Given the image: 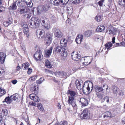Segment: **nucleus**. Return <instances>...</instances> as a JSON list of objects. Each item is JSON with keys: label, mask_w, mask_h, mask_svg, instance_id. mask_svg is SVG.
Listing matches in <instances>:
<instances>
[{"label": "nucleus", "mask_w": 125, "mask_h": 125, "mask_svg": "<svg viewBox=\"0 0 125 125\" xmlns=\"http://www.w3.org/2000/svg\"><path fill=\"white\" fill-rule=\"evenodd\" d=\"M112 90L113 93L115 94H117L119 91V89L117 87L114 86H113Z\"/></svg>", "instance_id": "34"}, {"label": "nucleus", "mask_w": 125, "mask_h": 125, "mask_svg": "<svg viewBox=\"0 0 125 125\" xmlns=\"http://www.w3.org/2000/svg\"><path fill=\"white\" fill-rule=\"evenodd\" d=\"M81 83H82V81L80 80L77 79L75 81L76 86V88L79 90H80L82 89V87L81 86Z\"/></svg>", "instance_id": "21"}, {"label": "nucleus", "mask_w": 125, "mask_h": 125, "mask_svg": "<svg viewBox=\"0 0 125 125\" xmlns=\"http://www.w3.org/2000/svg\"><path fill=\"white\" fill-rule=\"evenodd\" d=\"M85 35L87 37H88L91 34V32L90 31H87L85 33Z\"/></svg>", "instance_id": "51"}, {"label": "nucleus", "mask_w": 125, "mask_h": 125, "mask_svg": "<svg viewBox=\"0 0 125 125\" xmlns=\"http://www.w3.org/2000/svg\"><path fill=\"white\" fill-rule=\"evenodd\" d=\"M112 43L110 42H108L105 45V47L107 48V50L110 49V48L112 47Z\"/></svg>", "instance_id": "41"}, {"label": "nucleus", "mask_w": 125, "mask_h": 125, "mask_svg": "<svg viewBox=\"0 0 125 125\" xmlns=\"http://www.w3.org/2000/svg\"><path fill=\"white\" fill-rule=\"evenodd\" d=\"M6 55L5 53L0 52V64L4 63Z\"/></svg>", "instance_id": "17"}, {"label": "nucleus", "mask_w": 125, "mask_h": 125, "mask_svg": "<svg viewBox=\"0 0 125 125\" xmlns=\"http://www.w3.org/2000/svg\"><path fill=\"white\" fill-rule=\"evenodd\" d=\"M23 31L24 34L27 37H28L29 36V28L24 29L23 30Z\"/></svg>", "instance_id": "39"}, {"label": "nucleus", "mask_w": 125, "mask_h": 125, "mask_svg": "<svg viewBox=\"0 0 125 125\" xmlns=\"http://www.w3.org/2000/svg\"><path fill=\"white\" fill-rule=\"evenodd\" d=\"M83 38V36L82 35H81L80 37L79 35L78 36L75 40L76 43L78 44H80L82 41Z\"/></svg>", "instance_id": "24"}, {"label": "nucleus", "mask_w": 125, "mask_h": 125, "mask_svg": "<svg viewBox=\"0 0 125 125\" xmlns=\"http://www.w3.org/2000/svg\"><path fill=\"white\" fill-rule=\"evenodd\" d=\"M32 89L34 91V92H35L36 91V86H34L32 87Z\"/></svg>", "instance_id": "63"}, {"label": "nucleus", "mask_w": 125, "mask_h": 125, "mask_svg": "<svg viewBox=\"0 0 125 125\" xmlns=\"http://www.w3.org/2000/svg\"><path fill=\"white\" fill-rule=\"evenodd\" d=\"M29 1L30 0H28V1H26V2L25 1H23V2H25L28 7H31L33 5V3L32 2L31 0H30V1Z\"/></svg>", "instance_id": "38"}, {"label": "nucleus", "mask_w": 125, "mask_h": 125, "mask_svg": "<svg viewBox=\"0 0 125 125\" xmlns=\"http://www.w3.org/2000/svg\"><path fill=\"white\" fill-rule=\"evenodd\" d=\"M19 98L18 95L17 94H14L10 97V98L11 99L12 101L13 100L14 101H17Z\"/></svg>", "instance_id": "31"}, {"label": "nucleus", "mask_w": 125, "mask_h": 125, "mask_svg": "<svg viewBox=\"0 0 125 125\" xmlns=\"http://www.w3.org/2000/svg\"><path fill=\"white\" fill-rule=\"evenodd\" d=\"M62 50V52L63 53V52H64L65 49L62 47L57 45H55L54 49V51L57 53L60 52V51Z\"/></svg>", "instance_id": "15"}, {"label": "nucleus", "mask_w": 125, "mask_h": 125, "mask_svg": "<svg viewBox=\"0 0 125 125\" xmlns=\"http://www.w3.org/2000/svg\"><path fill=\"white\" fill-rule=\"evenodd\" d=\"M52 49V47H50L49 49L45 51L44 55L46 57H47L50 56Z\"/></svg>", "instance_id": "18"}, {"label": "nucleus", "mask_w": 125, "mask_h": 125, "mask_svg": "<svg viewBox=\"0 0 125 125\" xmlns=\"http://www.w3.org/2000/svg\"><path fill=\"white\" fill-rule=\"evenodd\" d=\"M6 93V92L0 87V97H1L5 94Z\"/></svg>", "instance_id": "45"}, {"label": "nucleus", "mask_w": 125, "mask_h": 125, "mask_svg": "<svg viewBox=\"0 0 125 125\" xmlns=\"http://www.w3.org/2000/svg\"><path fill=\"white\" fill-rule=\"evenodd\" d=\"M118 31L117 28L112 27L111 26H109L107 30V31L109 34H112L114 35L116 34Z\"/></svg>", "instance_id": "9"}, {"label": "nucleus", "mask_w": 125, "mask_h": 125, "mask_svg": "<svg viewBox=\"0 0 125 125\" xmlns=\"http://www.w3.org/2000/svg\"><path fill=\"white\" fill-rule=\"evenodd\" d=\"M66 0H54L53 5L55 6H58L59 3H60L61 4L63 5H65L67 3L69 0L68 1H66Z\"/></svg>", "instance_id": "16"}, {"label": "nucleus", "mask_w": 125, "mask_h": 125, "mask_svg": "<svg viewBox=\"0 0 125 125\" xmlns=\"http://www.w3.org/2000/svg\"><path fill=\"white\" fill-rule=\"evenodd\" d=\"M49 7L43 5H40L38 6L37 9V12L38 14H40L42 12H45L49 9Z\"/></svg>", "instance_id": "7"}, {"label": "nucleus", "mask_w": 125, "mask_h": 125, "mask_svg": "<svg viewBox=\"0 0 125 125\" xmlns=\"http://www.w3.org/2000/svg\"><path fill=\"white\" fill-rule=\"evenodd\" d=\"M52 31L53 33L54 36L57 38H61L62 36L61 31L58 28L55 27L53 28Z\"/></svg>", "instance_id": "4"}, {"label": "nucleus", "mask_w": 125, "mask_h": 125, "mask_svg": "<svg viewBox=\"0 0 125 125\" xmlns=\"http://www.w3.org/2000/svg\"><path fill=\"white\" fill-rule=\"evenodd\" d=\"M79 1L80 0H74L72 2V3L75 4H77L79 2Z\"/></svg>", "instance_id": "61"}, {"label": "nucleus", "mask_w": 125, "mask_h": 125, "mask_svg": "<svg viewBox=\"0 0 125 125\" xmlns=\"http://www.w3.org/2000/svg\"><path fill=\"white\" fill-rule=\"evenodd\" d=\"M123 125H125V117H124L123 118Z\"/></svg>", "instance_id": "64"}, {"label": "nucleus", "mask_w": 125, "mask_h": 125, "mask_svg": "<svg viewBox=\"0 0 125 125\" xmlns=\"http://www.w3.org/2000/svg\"><path fill=\"white\" fill-rule=\"evenodd\" d=\"M29 26L32 28H36L39 26V20L37 18L32 17L29 22Z\"/></svg>", "instance_id": "2"}, {"label": "nucleus", "mask_w": 125, "mask_h": 125, "mask_svg": "<svg viewBox=\"0 0 125 125\" xmlns=\"http://www.w3.org/2000/svg\"><path fill=\"white\" fill-rule=\"evenodd\" d=\"M105 29V27L104 26L101 25L99 26L96 29V30L97 32H101L103 31Z\"/></svg>", "instance_id": "25"}, {"label": "nucleus", "mask_w": 125, "mask_h": 125, "mask_svg": "<svg viewBox=\"0 0 125 125\" xmlns=\"http://www.w3.org/2000/svg\"><path fill=\"white\" fill-rule=\"evenodd\" d=\"M65 39H62L60 41V44H61V46H62L63 44V46L65 47L66 45V42H65Z\"/></svg>", "instance_id": "44"}, {"label": "nucleus", "mask_w": 125, "mask_h": 125, "mask_svg": "<svg viewBox=\"0 0 125 125\" xmlns=\"http://www.w3.org/2000/svg\"><path fill=\"white\" fill-rule=\"evenodd\" d=\"M71 20L69 18H68L66 21V23L67 24L69 25L71 23Z\"/></svg>", "instance_id": "53"}, {"label": "nucleus", "mask_w": 125, "mask_h": 125, "mask_svg": "<svg viewBox=\"0 0 125 125\" xmlns=\"http://www.w3.org/2000/svg\"><path fill=\"white\" fill-rule=\"evenodd\" d=\"M12 19L11 18L9 21L4 22L3 23L4 25L6 27H7L9 25L12 23Z\"/></svg>", "instance_id": "28"}, {"label": "nucleus", "mask_w": 125, "mask_h": 125, "mask_svg": "<svg viewBox=\"0 0 125 125\" xmlns=\"http://www.w3.org/2000/svg\"><path fill=\"white\" fill-rule=\"evenodd\" d=\"M95 19L97 22L101 21L102 20V16L100 14H98L95 17Z\"/></svg>", "instance_id": "33"}, {"label": "nucleus", "mask_w": 125, "mask_h": 125, "mask_svg": "<svg viewBox=\"0 0 125 125\" xmlns=\"http://www.w3.org/2000/svg\"><path fill=\"white\" fill-rule=\"evenodd\" d=\"M108 86L103 85L102 86H99L95 85V86L94 89L95 94L101 92L104 90H105V88L106 89V91L107 90Z\"/></svg>", "instance_id": "6"}, {"label": "nucleus", "mask_w": 125, "mask_h": 125, "mask_svg": "<svg viewBox=\"0 0 125 125\" xmlns=\"http://www.w3.org/2000/svg\"><path fill=\"white\" fill-rule=\"evenodd\" d=\"M67 94L70 95L68 96V103L69 104H71L73 107L76 108L77 106L76 102L74 100L78 95L77 93L75 91L69 90L67 92Z\"/></svg>", "instance_id": "1"}, {"label": "nucleus", "mask_w": 125, "mask_h": 125, "mask_svg": "<svg viewBox=\"0 0 125 125\" xmlns=\"http://www.w3.org/2000/svg\"><path fill=\"white\" fill-rule=\"evenodd\" d=\"M85 47L87 49H90V46L89 45L87 44L85 45Z\"/></svg>", "instance_id": "62"}, {"label": "nucleus", "mask_w": 125, "mask_h": 125, "mask_svg": "<svg viewBox=\"0 0 125 125\" xmlns=\"http://www.w3.org/2000/svg\"><path fill=\"white\" fill-rule=\"evenodd\" d=\"M5 10V8L2 6H0V12H2Z\"/></svg>", "instance_id": "57"}, {"label": "nucleus", "mask_w": 125, "mask_h": 125, "mask_svg": "<svg viewBox=\"0 0 125 125\" xmlns=\"http://www.w3.org/2000/svg\"><path fill=\"white\" fill-rule=\"evenodd\" d=\"M101 103H103L105 102L107 103H108L109 101V98L107 96H104L101 100Z\"/></svg>", "instance_id": "30"}, {"label": "nucleus", "mask_w": 125, "mask_h": 125, "mask_svg": "<svg viewBox=\"0 0 125 125\" xmlns=\"http://www.w3.org/2000/svg\"><path fill=\"white\" fill-rule=\"evenodd\" d=\"M72 58L74 61H77L79 60L81 58V55L78 54V53L73 51L71 53Z\"/></svg>", "instance_id": "10"}, {"label": "nucleus", "mask_w": 125, "mask_h": 125, "mask_svg": "<svg viewBox=\"0 0 125 125\" xmlns=\"http://www.w3.org/2000/svg\"><path fill=\"white\" fill-rule=\"evenodd\" d=\"M35 59L37 61L41 60L43 58V56L41 52H37L34 55Z\"/></svg>", "instance_id": "13"}, {"label": "nucleus", "mask_w": 125, "mask_h": 125, "mask_svg": "<svg viewBox=\"0 0 125 125\" xmlns=\"http://www.w3.org/2000/svg\"><path fill=\"white\" fill-rule=\"evenodd\" d=\"M55 74L58 77L61 78H67V73H66L62 71L56 72L55 73Z\"/></svg>", "instance_id": "11"}, {"label": "nucleus", "mask_w": 125, "mask_h": 125, "mask_svg": "<svg viewBox=\"0 0 125 125\" xmlns=\"http://www.w3.org/2000/svg\"><path fill=\"white\" fill-rule=\"evenodd\" d=\"M93 83H91L90 84L88 83H84L82 87L83 92V93H86V91L88 92H90L93 89Z\"/></svg>", "instance_id": "3"}, {"label": "nucleus", "mask_w": 125, "mask_h": 125, "mask_svg": "<svg viewBox=\"0 0 125 125\" xmlns=\"http://www.w3.org/2000/svg\"><path fill=\"white\" fill-rule=\"evenodd\" d=\"M2 113H3L4 115H7L8 114V111L6 109L2 110Z\"/></svg>", "instance_id": "52"}, {"label": "nucleus", "mask_w": 125, "mask_h": 125, "mask_svg": "<svg viewBox=\"0 0 125 125\" xmlns=\"http://www.w3.org/2000/svg\"><path fill=\"white\" fill-rule=\"evenodd\" d=\"M106 117H111V113L109 112H105V115L104 116V118H105Z\"/></svg>", "instance_id": "46"}, {"label": "nucleus", "mask_w": 125, "mask_h": 125, "mask_svg": "<svg viewBox=\"0 0 125 125\" xmlns=\"http://www.w3.org/2000/svg\"><path fill=\"white\" fill-rule=\"evenodd\" d=\"M44 80V79L43 78H41L38 80L36 81V82L38 84L41 83Z\"/></svg>", "instance_id": "48"}, {"label": "nucleus", "mask_w": 125, "mask_h": 125, "mask_svg": "<svg viewBox=\"0 0 125 125\" xmlns=\"http://www.w3.org/2000/svg\"><path fill=\"white\" fill-rule=\"evenodd\" d=\"M103 38V37L102 36L98 35L95 37V39L96 41L99 42L102 41Z\"/></svg>", "instance_id": "40"}, {"label": "nucleus", "mask_w": 125, "mask_h": 125, "mask_svg": "<svg viewBox=\"0 0 125 125\" xmlns=\"http://www.w3.org/2000/svg\"><path fill=\"white\" fill-rule=\"evenodd\" d=\"M27 73L29 74H30L32 71V70L31 68H29L28 69Z\"/></svg>", "instance_id": "55"}, {"label": "nucleus", "mask_w": 125, "mask_h": 125, "mask_svg": "<svg viewBox=\"0 0 125 125\" xmlns=\"http://www.w3.org/2000/svg\"><path fill=\"white\" fill-rule=\"evenodd\" d=\"M118 2L120 5L125 6V0H119Z\"/></svg>", "instance_id": "47"}, {"label": "nucleus", "mask_w": 125, "mask_h": 125, "mask_svg": "<svg viewBox=\"0 0 125 125\" xmlns=\"http://www.w3.org/2000/svg\"><path fill=\"white\" fill-rule=\"evenodd\" d=\"M58 53H60L61 54V56L62 57L63 59H65L67 56V53L65 49L64 52H63V53L62 52V50L60 51V52Z\"/></svg>", "instance_id": "29"}, {"label": "nucleus", "mask_w": 125, "mask_h": 125, "mask_svg": "<svg viewBox=\"0 0 125 125\" xmlns=\"http://www.w3.org/2000/svg\"><path fill=\"white\" fill-rule=\"evenodd\" d=\"M5 102L7 103L10 102L12 101L11 99H10V98L9 97H6L4 100Z\"/></svg>", "instance_id": "49"}, {"label": "nucleus", "mask_w": 125, "mask_h": 125, "mask_svg": "<svg viewBox=\"0 0 125 125\" xmlns=\"http://www.w3.org/2000/svg\"><path fill=\"white\" fill-rule=\"evenodd\" d=\"M51 22L52 23H55L56 22L55 17L53 15H52L51 18Z\"/></svg>", "instance_id": "50"}, {"label": "nucleus", "mask_w": 125, "mask_h": 125, "mask_svg": "<svg viewBox=\"0 0 125 125\" xmlns=\"http://www.w3.org/2000/svg\"><path fill=\"white\" fill-rule=\"evenodd\" d=\"M88 110L87 109H84L83 111V113L81 114L80 117L82 119L87 118L88 117Z\"/></svg>", "instance_id": "14"}, {"label": "nucleus", "mask_w": 125, "mask_h": 125, "mask_svg": "<svg viewBox=\"0 0 125 125\" xmlns=\"http://www.w3.org/2000/svg\"><path fill=\"white\" fill-rule=\"evenodd\" d=\"M22 27L23 30L28 28V25L25 24H24L23 25Z\"/></svg>", "instance_id": "54"}, {"label": "nucleus", "mask_w": 125, "mask_h": 125, "mask_svg": "<svg viewBox=\"0 0 125 125\" xmlns=\"http://www.w3.org/2000/svg\"><path fill=\"white\" fill-rule=\"evenodd\" d=\"M104 95V93L102 92L95 94L96 97L100 100H101Z\"/></svg>", "instance_id": "23"}, {"label": "nucleus", "mask_w": 125, "mask_h": 125, "mask_svg": "<svg viewBox=\"0 0 125 125\" xmlns=\"http://www.w3.org/2000/svg\"><path fill=\"white\" fill-rule=\"evenodd\" d=\"M73 8L72 7H69L67 9V14L69 15H71L73 13Z\"/></svg>", "instance_id": "42"}, {"label": "nucleus", "mask_w": 125, "mask_h": 125, "mask_svg": "<svg viewBox=\"0 0 125 125\" xmlns=\"http://www.w3.org/2000/svg\"><path fill=\"white\" fill-rule=\"evenodd\" d=\"M45 66L48 68H51L52 66V64L48 60H46L45 62Z\"/></svg>", "instance_id": "26"}, {"label": "nucleus", "mask_w": 125, "mask_h": 125, "mask_svg": "<svg viewBox=\"0 0 125 125\" xmlns=\"http://www.w3.org/2000/svg\"><path fill=\"white\" fill-rule=\"evenodd\" d=\"M37 107L38 109L41 112H42L44 111L43 106L41 104H38Z\"/></svg>", "instance_id": "36"}, {"label": "nucleus", "mask_w": 125, "mask_h": 125, "mask_svg": "<svg viewBox=\"0 0 125 125\" xmlns=\"http://www.w3.org/2000/svg\"><path fill=\"white\" fill-rule=\"evenodd\" d=\"M79 102L81 103L83 107L86 106L88 105L87 100L83 98H81Z\"/></svg>", "instance_id": "22"}, {"label": "nucleus", "mask_w": 125, "mask_h": 125, "mask_svg": "<svg viewBox=\"0 0 125 125\" xmlns=\"http://www.w3.org/2000/svg\"><path fill=\"white\" fill-rule=\"evenodd\" d=\"M23 16L25 18H29L31 16V13L28 12V10H27V11L24 14H23Z\"/></svg>", "instance_id": "32"}, {"label": "nucleus", "mask_w": 125, "mask_h": 125, "mask_svg": "<svg viewBox=\"0 0 125 125\" xmlns=\"http://www.w3.org/2000/svg\"><path fill=\"white\" fill-rule=\"evenodd\" d=\"M41 23L45 28L48 30H49L51 28L49 22L47 18H43L41 19Z\"/></svg>", "instance_id": "5"}, {"label": "nucleus", "mask_w": 125, "mask_h": 125, "mask_svg": "<svg viewBox=\"0 0 125 125\" xmlns=\"http://www.w3.org/2000/svg\"><path fill=\"white\" fill-rule=\"evenodd\" d=\"M37 76L34 75L29 78V80L30 82H32L35 81L37 78Z\"/></svg>", "instance_id": "43"}, {"label": "nucleus", "mask_w": 125, "mask_h": 125, "mask_svg": "<svg viewBox=\"0 0 125 125\" xmlns=\"http://www.w3.org/2000/svg\"><path fill=\"white\" fill-rule=\"evenodd\" d=\"M21 47L22 49L24 50L25 49V46L24 44H22L21 45Z\"/></svg>", "instance_id": "60"}, {"label": "nucleus", "mask_w": 125, "mask_h": 125, "mask_svg": "<svg viewBox=\"0 0 125 125\" xmlns=\"http://www.w3.org/2000/svg\"><path fill=\"white\" fill-rule=\"evenodd\" d=\"M19 11V13L21 14H24L27 11V9L26 7L24 6L22 8H21L20 11L18 10Z\"/></svg>", "instance_id": "27"}, {"label": "nucleus", "mask_w": 125, "mask_h": 125, "mask_svg": "<svg viewBox=\"0 0 125 125\" xmlns=\"http://www.w3.org/2000/svg\"><path fill=\"white\" fill-rule=\"evenodd\" d=\"M45 37L44 40L46 42V45H48L51 42L52 36L51 35L48 34L46 36H45Z\"/></svg>", "instance_id": "12"}, {"label": "nucleus", "mask_w": 125, "mask_h": 125, "mask_svg": "<svg viewBox=\"0 0 125 125\" xmlns=\"http://www.w3.org/2000/svg\"><path fill=\"white\" fill-rule=\"evenodd\" d=\"M104 0H100L98 2L99 5L100 6H102Z\"/></svg>", "instance_id": "56"}, {"label": "nucleus", "mask_w": 125, "mask_h": 125, "mask_svg": "<svg viewBox=\"0 0 125 125\" xmlns=\"http://www.w3.org/2000/svg\"><path fill=\"white\" fill-rule=\"evenodd\" d=\"M44 31L42 30L38 29L37 30L36 33L38 37L40 38V37L42 38L44 35Z\"/></svg>", "instance_id": "20"}, {"label": "nucleus", "mask_w": 125, "mask_h": 125, "mask_svg": "<svg viewBox=\"0 0 125 125\" xmlns=\"http://www.w3.org/2000/svg\"><path fill=\"white\" fill-rule=\"evenodd\" d=\"M93 58L92 57L87 56L82 58V60L84 61V62H83L84 65H87L90 64Z\"/></svg>", "instance_id": "8"}, {"label": "nucleus", "mask_w": 125, "mask_h": 125, "mask_svg": "<svg viewBox=\"0 0 125 125\" xmlns=\"http://www.w3.org/2000/svg\"><path fill=\"white\" fill-rule=\"evenodd\" d=\"M22 2V0H21V1H19L18 0V1L17 2V5L18 6H21V4H22L21 2Z\"/></svg>", "instance_id": "58"}, {"label": "nucleus", "mask_w": 125, "mask_h": 125, "mask_svg": "<svg viewBox=\"0 0 125 125\" xmlns=\"http://www.w3.org/2000/svg\"><path fill=\"white\" fill-rule=\"evenodd\" d=\"M30 98L35 102H39L40 100L38 96L34 94H32L30 95Z\"/></svg>", "instance_id": "19"}, {"label": "nucleus", "mask_w": 125, "mask_h": 125, "mask_svg": "<svg viewBox=\"0 0 125 125\" xmlns=\"http://www.w3.org/2000/svg\"><path fill=\"white\" fill-rule=\"evenodd\" d=\"M17 8V6L16 4V2H13L12 4V5L10 6L9 7L10 10H15Z\"/></svg>", "instance_id": "37"}, {"label": "nucleus", "mask_w": 125, "mask_h": 125, "mask_svg": "<svg viewBox=\"0 0 125 125\" xmlns=\"http://www.w3.org/2000/svg\"><path fill=\"white\" fill-rule=\"evenodd\" d=\"M11 82L13 84H15L17 83V81L16 80H12L11 81Z\"/></svg>", "instance_id": "59"}, {"label": "nucleus", "mask_w": 125, "mask_h": 125, "mask_svg": "<svg viewBox=\"0 0 125 125\" xmlns=\"http://www.w3.org/2000/svg\"><path fill=\"white\" fill-rule=\"evenodd\" d=\"M30 66L29 63L28 62L22 64V67L23 70H26Z\"/></svg>", "instance_id": "35"}]
</instances>
